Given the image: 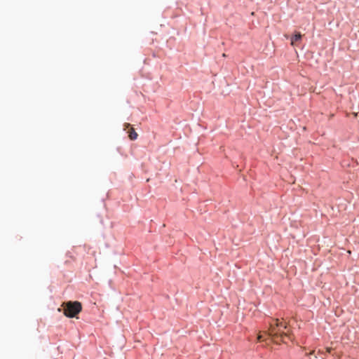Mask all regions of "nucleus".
<instances>
[{
	"label": "nucleus",
	"mask_w": 359,
	"mask_h": 359,
	"mask_svg": "<svg viewBox=\"0 0 359 359\" xmlns=\"http://www.w3.org/2000/svg\"><path fill=\"white\" fill-rule=\"evenodd\" d=\"M287 325L286 323L280 321L278 318L273 319L270 322L269 328L266 333L275 343L285 342V339L292 340V337L289 332H285V330H287Z\"/></svg>",
	"instance_id": "1"
},
{
	"label": "nucleus",
	"mask_w": 359,
	"mask_h": 359,
	"mask_svg": "<svg viewBox=\"0 0 359 359\" xmlns=\"http://www.w3.org/2000/svg\"><path fill=\"white\" fill-rule=\"evenodd\" d=\"M62 306L65 316L69 318L76 317L82 309L81 304L77 301L64 302Z\"/></svg>",
	"instance_id": "2"
},
{
	"label": "nucleus",
	"mask_w": 359,
	"mask_h": 359,
	"mask_svg": "<svg viewBox=\"0 0 359 359\" xmlns=\"http://www.w3.org/2000/svg\"><path fill=\"white\" fill-rule=\"evenodd\" d=\"M302 37V35L301 34V33H299V32L296 33L294 36H292L291 37L290 44L293 46H295L296 43L298 42L299 41H300Z\"/></svg>",
	"instance_id": "3"
},
{
	"label": "nucleus",
	"mask_w": 359,
	"mask_h": 359,
	"mask_svg": "<svg viewBox=\"0 0 359 359\" xmlns=\"http://www.w3.org/2000/svg\"><path fill=\"white\" fill-rule=\"evenodd\" d=\"M128 136L131 140H135L137 138V133L135 131L133 128H130L128 131Z\"/></svg>",
	"instance_id": "4"
},
{
	"label": "nucleus",
	"mask_w": 359,
	"mask_h": 359,
	"mask_svg": "<svg viewBox=\"0 0 359 359\" xmlns=\"http://www.w3.org/2000/svg\"><path fill=\"white\" fill-rule=\"evenodd\" d=\"M262 337H263L262 335L259 334L257 336V341H261L262 340Z\"/></svg>",
	"instance_id": "5"
},
{
	"label": "nucleus",
	"mask_w": 359,
	"mask_h": 359,
	"mask_svg": "<svg viewBox=\"0 0 359 359\" xmlns=\"http://www.w3.org/2000/svg\"><path fill=\"white\" fill-rule=\"evenodd\" d=\"M130 123H125V124H124L125 129H126V128H129V127H130Z\"/></svg>",
	"instance_id": "6"
},
{
	"label": "nucleus",
	"mask_w": 359,
	"mask_h": 359,
	"mask_svg": "<svg viewBox=\"0 0 359 359\" xmlns=\"http://www.w3.org/2000/svg\"><path fill=\"white\" fill-rule=\"evenodd\" d=\"M331 350H332V348H327V353H330V352H331Z\"/></svg>",
	"instance_id": "7"
},
{
	"label": "nucleus",
	"mask_w": 359,
	"mask_h": 359,
	"mask_svg": "<svg viewBox=\"0 0 359 359\" xmlns=\"http://www.w3.org/2000/svg\"><path fill=\"white\" fill-rule=\"evenodd\" d=\"M313 352H314V351H311L309 354H310V355H311V354H313Z\"/></svg>",
	"instance_id": "8"
}]
</instances>
